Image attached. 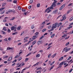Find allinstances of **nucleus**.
<instances>
[{
    "label": "nucleus",
    "mask_w": 73,
    "mask_h": 73,
    "mask_svg": "<svg viewBox=\"0 0 73 73\" xmlns=\"http://www.w3.org/2000/svg\"><path fill=\"white\" fill-rule=\"evenodd\" d=\"M40 57V54H38L36 55V57L37 58H38V57Z\"/></svg>",
    "instance_id": "obj_22"
},
{
    "label": "nucleus",
    "mask_w": 73,
    "mask_h": 73,
    "mask_svg": "<svg viewBox=\"0 0 73 73\" xmlns=\"http://www.w3.org/2000/svg\"><path fill=\"white\" fill-rule=\"evenodd\" d=\"M7 1L8 2H10V1H12V0H7Z\"/></svg>",
    "instance_id": "obj_62"
},
{
    "label": "nucleus",
    "mask_w": 73,
    "mask_h": 73,
    "mask_svg": "<svg viewBox=\"0 0 73 73\" xmlns=\"http://www.w3.org/2000/svg\"><path fill=\"white\" fill-rule=\"evenodd\" d=\"M7 32H8V33H10V32H11V30L9 29H8Z\"/></svg>",
    "instance_id": "obj_40"
},
{
    "label": "nucleus",
    "mask_w": 73,
    "mask_h": 73,
    "mask_svg": "<svg viewBox=\"0 0 73 73\" xmlns=\"http://www.w3.org/2000/svg\"><path fill=\"white\" fill-rule=\"evenodd\" d=\"M31 29H33V28H34V25H31Z\"/></svg>",
    "instance_id": "obj_30"
},
{
    "label": "nucleus",
    "mask_w": 73,
    "mask_h": 73,
    "mask_svg": "<svg viewBox=\"0 0 73 73\" xmlns=\"http://www.w3.org/2000/svg\"><path fill=\"white\" fill-rule=\"evenodd\" d=\"M5 11L4 10L3 12H1V13H2V14H3V13H5Z\"/></svg>",
    "instance_id": "obj_43"
},
{
    "label": "nucleus",
    "mask_w": 73,
    "mask_h": 73,
    "mask_svg": "<svg viewBox=\"0 0 73 73\" xmlns=\"http://www.w3.org/2000/svg\"><path fill=\"white\" fill-rule=\"evenodd\" d=\"M72 70H73V69L72 68L69 71V73H71L72 71Z\"/></svg>",
    "instance_id": "obj_51"
},
{
    "label": "nucleus",
    "mask_w": 73,
    "mask_h": 73,
    "mask_svg": "<svg viewBox=\"0 0 73 73\" xmlns=\"http://www.w3.org/2000/svg\"><path fill=\"white\" fill-rule=\"evenodd\" d=\"M71 49V48H67L66 49V50L65 51V52H68V51H69V50H70V49Z\"/></svg>",
    "instance_id": "obj_10"
},
{
    "label": "nucleus",
    "mask_w": 73,
    "mask_h": 73,
    "mask_svg": "<svg viewBox=\"0 0 73 73\" xmlns=\"http://www.w3.org/2000/svg\"><path fill=\"white\" fill-rule=\"evenodd\" d=\"M28 60H29V59L28 58H26L25 59V61H28Z\"/></svg>",
    "instance_id": "obj_58"
},
{
    "label": "nucleus",
    "mask_w": 73,
    "mask_h": 73,
    "mask_svg": "<svg viewBox=\"0 0 73 73\" xmlns=\"http://www.w3.org/2000/svg\"><path fill=\"white\" fill-rule=\"evenodd\" d=\"M62 18L63 19L60 20L61 21H62L63 20H64L66 18V17H65V15H64L62 16Z\"/></svg>",
    "instance_id": "obj_3"
},
{
    "label": "nucleus",
    "mask_w": 73,
    "mask_h": 73,
    "mask_svg": "<svg viewBox=\"0 0 73 73\" xmlns=\"http://www.w3.org/2000/svg\"><path fill=\"white\" fill-rule=\"evenodd\" d=\"M21 60V57H19V61H20Z\"/></svg>",
    "instance_id": "obj_61"
},
{
    "label": "nucleus",
    "mask_w": 73,
    "mask_h": 73,
    "mask_svg": "<svg viewBox=\"0 0 73 73\" xmlns=\"http://www.w3.org/2000/svg\"><path fill=\"white\" fill-rule=\"evenodd\" d=\"M44 36H45L44 35H43L39 39V40H41V39H42V38H44Z\"/></svg>",
    "instance_id": "obj_24"
},
{
    "label": "nucleus",
    "mask_w": 73,
    "mask_h": 73,
    "mask_svg": "<svg viewBox=\"0 0 73 73\" xmlns=\"http://www.w3.org/2000/svg\"><path fill=\"white\" fill-rule=\"evenodd\" d=\"M65 62L63 61L61 63L59 64V65H63V64H64V63Z\"/></svg>",
    "instance_id": "obj_12"
},
{
    "label": "nucleus",
    "mask_w": 73,
    "mask_h": 73,
    "mask_svg": "<svg viewBox=\"0 0 73 73\" xmlns=\"http://www.w3.org/2000/svg\"><path fill=\"white\" fill-rule=\"evenodd\" d=\"M22 11L23 12H25L26 10L25 9H22Z\"/></svg>",
    "instance_id": "obj_42"
},
{
    "label": "nucleus",
    "mask_w": 73,
    "mask_h": 73,
    "mask_svg": "<svg viewBox=\"0 0 73 73\" xmlns=\"http://www.w3.org/2000/svg\"><path fill=\"white\" fill-rule=\"evenodd\" d=\"M17 33V32H16L15 33H13L12 34L13 35H16Z\"/></svg>",
    "instance_id": "obj_25"
},
{
    "label": "nucleus",
    "mask_w": 73,
    "mask_h": 73,
    "mask_svg": "<svg viewBox=\"0 0 73 73\" xmlns=\"http://www.w3.org/2000/svg\"><path fill=\"white\" fill-rule=\"evenodd\" d=\"M33 3V0H30V3Z\"/></svg>",
    "instance_id": "obj_50"
},
{
    "label": "nucleus",
    "mask_w": 73,
    "mask_h": 73,
    "mask_svg": "<svg viewBox=\"0 0 73 73\" xmlns=\"http://www.w3.org/2000/svg\"><path fill=\"white\" fill-rule=\"evenodd\" d=\"M42 69V68L41 67L38 68L36 69V70H39V69Z\"/></svg>",
    "instance_id": "obj_29"
},
{
    "label": "nucleus",
    "mask_w": 73,
    "mask_h": 73,
    "mask_svg": "<svg viewBox=\"0 0 73 73\" xmlns=\"http://www.w3.org/2000/svg\"><path fill=\"white\" fill-rule=\"evenodd\" d=\"M66 36H67V35H63L62 36V37H64V38H65V37Z\"/></svg>",
    "instance_id": "obj_27"
},
{
    "label": "nucleus",
    "mask_w": 73,
    "mask_h": 73,
    "mask_svg": "<svg viewBox=\"0 0 73 73\" xmlns=\"http://www.w3.org/2000/svg\"><path fill=\"white\" fill-rule=\"evenodd\" d=\"M69 44V42H68V43H67L66 44V46H67V45H68Z\"/></svg>",
    "instance_id": "obj_35"
},
{
    "label": "nucleus",
    "mask_w": 73,
    "mask_h": 73,
    "mask_svg": "<svg viewBox=\"0 0 73 73\" xmlns=\"http://www.w3.org/2000/svg\"><path fill=\"white\" fill-rule=\"evenodd\" d=\"M5 9V8H2L1 9H0V12H1L3 10Z\"/></svg>",
    "instance_id": "obj_14"
},
{
    "label": "nucleus",
    "mask_w": 73,
    "mask_h": 73,
    "mask_svg": "<svg viewBox=\"0 0 73 73\" xmlns=\"http://www.w3.org/2000/svg\"><path fill=\"white\" fill-rule=\"evenodd\" d=\"M55 35V34H54L50 36L51 38H53V37H54V36Z\"/></svg>",
    "instance_id": "obj_17"
},
{
    "label": "nucleus",
    "mask_w": 73,
    "mask_h": 73,
    "mask_svg": "<svg viewBox=\"0 0 73 73\" xmlns=\"http://www.w3.org/2000/svg\"><path fill=\"white\" fill-rule=\"evenodd\" d=\"M54 6V5H53L52 4V5L50 7V9H54V8L53 7Z\"/></svg>",
    "instance_id": "obj_7"
},
{
    "label": "nucleus",
    "mask_w": 73,
    "mask_h": 73,
    "mask_svg": "<svg viewBox=\"0 0 73 73\" xmlns=\"http://www.w3.org/2000/svg\"><path fill=\"white\" fill-rule=\"evenodd\" d=\"M41 42H42L41 41H38L37 42V44H38V45H39V44H40L41 43Z\"/></svg>",
    "instance_id": "obj_8"
},
{
    "label": "nucleus",
    "mask_w": 73,
    "mask_h": 73,
    "mask_svg": "<svg viewBox=\"0 0 73 73\" xmlns=\"http://www.w3.org/2000/svg\"><path fill=\"white\" fill-rule=\"evenodd\" d=\"M72 3H70V4H69L68 5V6H71L72 5Z\"/></svg>",
    "instance_id": "obj_63"
},
{
    "label": "nucleus",
    "mask_w": 73,
    "mask_h": 73,
    "mask_svg": "<svg viewBox=\"0 0 73 73\" xmlns=\"http://www.w3.org/2000/svg\"><path fill=\"white\" fill-rule=\"evenodd\" d=\"M72 58V56H70L68 57V58L67 59V60H69L70 58Z\"/></svg>",
    "instance_id": "obj_45"
},
{
    "label": "nucleus",
    "mask_w": 73,
    "mask_h": 73,
    "mask_svg": "<svg viewBox=\"0 0 73 73\" xmlns=\"http://www.w3.org/2000/svg\"><path fill=\"white\" fill-rule=\"evenodd\" d=\"M3 29L4 31H7V29H5V27L3 28Z\"/></svg>",
    "instance_id": "obj_26"
},
{
    "label": "nucleus",
    "mask_w": 73,
    "mask_h": 73,
    "mask_svg": "<svg viewBox=\"0 0 73 73\" xmlns=\"http://www.w3.org/2000/svg\"><path fill=\"white\" fill-rule=\"evenodd\" d=\"M17 2V1L16 0H15L13 1V3H16Z\"/></svg>",
    "instance_id": "obj_52"
},
{
    "label": "nucleus",
    "mask_w": 73,
    "mask_h": 73,
    "mask_svg": "<svg viewBox=\"0 0 73 73\" xmlns=\"http://www.w3.org/2000/svg\"><path fill=\"white\" fill-rule=\"evenodd\" d=\"M50 9V7H48L45 10V12H47L48 10H49Z\"/></svg>",
    "instance_id": "obj_21"
},
{
    "label": "nucleus",
    "mask_w": 73,
    "mask_h": 73,
    "mask_svg": "<svg viewBox=\"0 0 73 73\" xmlns=\"http://www.w3.org/2000/svg\"><path fill=\"white\" fill-rule=\"evenodd\" d=\"M63 9V8L61 7H60V8L59 9L60 11H61V10H62Z\"/></svg>",
    "instance_id": "obj_55"
},
{
    "label": "nucleus",
    "mask_w": 73,
    "mask_h": 73,
    "mask_svg": "<svg viewBox=\"0 0 73 73\" xmlns=\"http://www.w3.org/2000/svg\"><path fill=\"white\" fill-rule=\"evenodd\" d=\"M58 12V10H55L53 12V13L56 14V13H57V12Z\"/></svg>",
    "instance_id": "obj_6"
},
{
    "label": "nucleus",
    "mask_w": 73,
    "mask_h": 73,
    "mask_svg": "<svg viewBox=\"0 0 73 73\" xmlns=\"http://www.w3.org/2000/svg\"><path fill=\"white\" fill-rule=\"evenodd\" d=\"M51 54H50L48 55V58H50V56H51Z\"/></svg>",
    "instance_id": "obj_33"
},
{
    "label": "nucleus",
    "mask_w": 73,
    "mask_h": 73,
    "mask_svg": "<svg viewBox=\"0 0 73 73\" xmlns=\"http://www.w3.org/2000/svg\"><path fill=\"white\" fill-rule=\"evenodd\" d=\"M67 48L68 47H67L65 48L63 50V51H65V49H67Z\"/></svg>",
    "instance_id": "obj_56"
},
{
    "label": "nucleus",
    "mask_w": 73,
    "mask_h": 73,
    "mask_svg": "<svg viewBox=\"0 0 73 73\" xmlns=\"http://www.w3.org/2000/svg\"><path fill=\"white\" fill-rule=\"evenodd\" d=\"M48 10H49V11H47L48 13H49V12H50L51 11V10H50V9H49Z\"/></svg>",
    "instance_id": "obj_54"
},
{
    "label": "nucleus",
    "mask_w": 73,
    "mask_h": 73,
    "mask_svg": "<svg viewBox=\"0 0 73 73\" xmlns=\"http://www.w3.org/2000/svg\"><path fill=\"white\" fill-rule=\"evenodd\" d=\"M54 2L52 3L53 5H54V7H56V3L57 2V1L56 0H54Z\"/></svg>",
    "instance_id": "obj_2"
},
{
    "label": "nucleus",
    "mask_w": 73,
    "mask_h": 73,
    "mask_svg": "<svg viewBox=\"0 0 73 73\" xmlns=\"http://www.w3.org/2000/svg\"><path fill=\"white\" fill-rule=\"evenodd\" d=\"M72 17H73V16H72ZM73 18L71 17L70 19V21H72V20H73Z\"/></svg>",
    "instance_id": "obj_38"
},
{
    "label": "nucleus",
    "mask_w": 73,
    "mask_h": 73,
    "mask_svg": "<svg viewBox=\"0 0 73 73\" xmlns=\"http://www.w3.org/2000/svg\"><path fill=\"white\" fill-rule=\"evenodd\" d=\"M73 24V23H71L70 25H69V26H70L71 25H72Z\"/></svg>",
    "instance_id": "obj_64"
},
{
    "label": "nucleus",
    "mask_w": 73,
    "mask_h": 73,
    "mask_svg": "<svg viewBox=\"0 0 73 73\" xmlns=\"http://www.w3.org/2000/svg\"><path fill=\"white\" fill-rule=\"evenodd\" d=\"M15 29H16V27L14 26H12L11 28V31H13V30H15Z\"/></svg>",
    "instance_id": "obj_4"
},
{
    "label": "nucleus",
    "mask_w": 73,
    "mask_h": 73,
    "mask_svg": "<svg viewBox=\"0 0 73 73\" xmlns=\"http://www.w3.org/2000/svg\"><path fill=\"white\" fill-rule=\"evenodd\" d=\"M18 8L19 10H21V7H20L19 6H18Z\"/></svg>",
    "instance_id": "obj_47"
},
{
    "label": "nucleus",
    "mask_w": 73,
    "mask_h": 73,
    "mask_svg": "<svg viewBox=\"0 0 73 73\" xmlns=\"http://www.w3.org/2000/svg\"><path fill=\"white\" fill-rule=\"evenodd\" d=\"M71 11H72V9H71L69 10L67 12V13H70V12H71Z\"/></svg>",
    "instance_id": "obj_41"
},
{
    "label": "nucleus",
    "mask_w": 73,
    "mask_h": 73,
    "mask_svg": "<svg viewBox=\"0 0 73 73\" xmlns=\"http://www.w3.org/2000/svg\"><path fill=\"white\" fill-rule=\"evenodd\" d=\"M56 54L55 53L52 56H51V57H52V58H54V57H55V56H56Z\"/></svg>",
    "instance_id": "obj_15"
},
{
    "label": "nucleus",
    "mask_w": 73,
    "mask_h": 73,
    "mask_svg": "<svg viewBox=\"0 0 73 73\" xmlns=\"http://www.w3.org/2000/svg\"><path fill=\"white\" fill-rule=\"evenodd\" d=\"M11 49H12V48H9V47H8L7 48V50H11Z\"/></svg>",
    "instance_id": "obj_36"
},
{
    "label": "nucleus",
    "mask_w": 73,
    "mask_h": 73,
    "mask_svg": "<svg viewBox=\"0 0 73 73\" xmlns=\"http://www.w3.org/2000/svg\"><path fill=\"white\" fill-rule=\"evenodd\" d=\"M51 27H52V26L51 25H50L49 26H48V29H50V28H51Z\"/></svg>",
    "instance_id": "obj_53"
},
{
    "label": "nucleus",
    "mask_w": 73,
    "mask_h": 73,
    "mask_svg": "<svg viewBox=\"0 0 73 73\" xmlns=\"http://www.w3.org/2000/svg\"><path fill=\"white\" fill-rule=\"evenodd\" d=\"M7 57H8V56L7 55H5L3 57V58L4 59V58H7Z\"/></svg>",
    "instance_id": "obj_20"
},
{
    "label": "nucleus",
    "mask_w": 73,
    "mask_h": 73,
    "mask_svg": "<svg viewBox=\"0 0 73 73\" xmlns=\"http://www.w3.org/2000/svg\"><path fill=\"white\" fill-rule=\"evenodd\" d=\"M65 4H64L63 5H62L61 7L62 8H64V7H65Z\"/></svg>",
    "instance_id": "obj_19"
},
{
    "label": "nucleus",
    "mask_w": 73,
    "mask_h": 73,
    "mask_svg": "<svg viewBox=\"0 0 73 73\" xmlns=\"http://www.w3.org/2000/svg\"><path fill=\"white\" fill-rule=\"evenodd\" d=\"M51 17V15H49L48 16V17H47V19H49V18H50V17Z\"/></svg>",
    "instance_id": "obj_59"
},
{
    "label": "nucleus",
    "mask_w": 73,
    "mask_h": 73,
    "mask_svg": "<svg viewBox=\"0 0 73 73\" xmlns=\"http://www.w3.org/2000/svg\"><path fill=\"white\" fill-rule=\"evenodd\" d=\"M31 53H30L29 54H28L26 56V57H28V56H29V55H30V54H31Z\"/></svg>",
    "instance_id": "obj_37"
},
{
    "label": "nucleus",
    "mask_w": 73,
    "mask_h": 73,
    "mask_svg": "<svg viewBox=\"0 0 73 73\" xmlns=\"http://www.w3.org/2000/svg\"><path fill=\"white\" fill-rule=\"evenodd\" d=\"M1 32H2V34H3V35H5L6 34V33L4 32V31H1Z\"/></svg>",
    "instance_id": "obj_23"
},
{
    "label": "nucleus",
    "mask_w": 73,
    "mask_h": 73,
    "mask_svg": "<svg viewBox=\"0 0 73 73\" xmlns=\"http://www.w3.org/2000/svg\"><path fill=\"white\" fill-rule=\"evenodd\" d=\"M12 59V56H11L10 57L9 59L7 60L8 61H11V60Z\"/></svg>",
    "instance_id": "obj_5"
},
{
    "label": "nucleus",
    "mask_w": 73,
    "mask_h": 73,
    "mask_svg": "<svg viewBox=\"0 0 73 73\" xmlns=\"http://www.w3.org/2000/svg\"><path fill=\"white\" fill-rule=\"evenodd\" d=\"M54 66H52L51 68H50V70H52V69L53 68V67H54Z\"/></svg>",
    "instance_id": "obj_34"
},
{
    "label": "nucleus",
    "mask_w": 73,
    "mask_h": 73,
    "mask_svg": "<svg viewBox=\"0 0 73 73\" xmlns=\"http://www.w3.org/2000/svg\"><path fill=\"white\" fill-rule=\"evenodd\" d=\"M62 24V23H60L58 25V27H60V25H61Z\"/></svg>",
    "instance_id": "obj_18"
},
{
    "label": "nucleus",
    "mask_w": 73,
    "mask_h": 73,
    "mask_svg": "<svg viewBox=\"0 0 73 73\" xmlns=\"http://www.w3.org/2000/svg\"><path fill=\"white\" fill-rule=\"evenodd\" d=\"M20 56L19 55H17L15 56V58H18V57H19Z\"/></svg>",
    "instance_id": "obj_39"
},
{
    "label": "nucleus",
    "mask_w": 73,
    "mask_h": 73,
    "mask_svg": "<svg viewBox=\"0 0 73 73\" xmlns=\"http://www.w3.org/2000/svg\"><path fill=\"white\" fill-rule=\"evenodd\" d=\"M72 26H70L67 28V29H69L70 28H72Z\"/></svg>",
    "instance_id": "obj_48"
},
{
    "label": "nucleus",
    "mask_w": 73,
    "mask_h": 73,
    "mask_svg": "<svg viewBox=\"0 0 73 73\" xmlns=\"http://www.w3.org/2000/svg\"><path fill=\"white\" fill-rule=\"evenodd\" d=\"M21 28V27H18L17 28V30H20V29Z\"/></svg>",
    "instance_id": "obj_44"
},
{
    "label": "nucleus",
    "mask_w": 73,
    "mask_h": 73,
    "mask_svg": "<svg viewBox=\"0 0 73 73\" xmlns=\"http://www.w3.org/2000/svg\"><path fill=\"white\" fill-rule=\"evenodd\" d=\"M63 59H64V57L62 56L59 59V61H61V60H62Z\"/></svg>",
    "instance_id": "obj_11"
},
{
    "label": "nucleus",
    "mask_w": 73,
    "mask_h": 73,
    "mask_svg": "<svg viewBox=\"0 0 73 73\" xmlns=\"http://www.w3.org/2000/svg\"><path fill=\"white\" fill-rule=\"evenodd\" d=\"M15 17H13V18H11V19H10V21H11V20H14V19H15Z\"/></svg>",
    "instance_id": "obj_31"
},
{
    "label": "nucleus",
    "mask_w": 73,
    "mask_h": 73,
    "mask_svg": "<svg viewBox=\"0 0 73 73\" xmlns=\"http://www.w3.org/2000/svg\"><path fill=\"white\" fill-rule=\"evenodd\" d=\"M46 29H44L42 30V32H45V31H46Z\"/></svg>",
    "instance_id": "obj_16"
},
{
    "label": "nucleus",
    "mask_w": 73,
    "mask_h": 73,
    "mask_svg": "<svg viewBox=\"0 0 73 73\" xmlns=\"http://www.w3.org/2000/svg\"><path fill=\"white\" fill-rule=\"evenodd\" d=\"M40 3H38V4L37 5V7H40Z\"/></svg>",
    "instance_id": "obj_32"
},
{
    "label": "nucleus",
    "mask_w": 73,
    "mask_h": 73,
    "mask_svg": "<svg viewBox=\"0 0 73 73\" xmlns=\"http://www.w3.org/2000/svg\"><path fill=\"white\" fill-rule=\"evenodd\" d=\"M6 4H7V3H2V6L4 7V6H5V5H6Z\"/></svg>",
    "instance_id": "obj_9"
},
{
    "label": "nucleus",
    "mask_w": 73,
    "mask_h": 73,
    "mask_svg": "<svg viewBox=\"0 0 73 73\" xmlns=\"http://www.w3.org/2000/svg\"><path fill=\"white\" fill-rule=\"evenodd\" d=\"M37 35H35L33 36V38H36V37H37Z\"/></svg>",
    "instance_id": "obj_57"
},
{
    "label": "nucleus",
    "mask_w": 73,
    "mask_h": 73,
    "mask_svg": "<svg viewBox=\"0 0 73 73\" xmlns=\"http://www.w3.org/2000/svg\"><path fill=\"white\" fill-rule=\"evenodd\" d=\"M58 25V23H56L55 25H53L52 26V29L50 30L51 31H53L54 30V28H56V27H57V25Z\"/></svg>",
    "instance_id": "obj_1"
},
{
    "label": "nucleus",
    "mask_w": 73,
    "mask_h": 73,
    "mask_svg": "<svg viewBox=\"0 0 73 73\" xmlns=\"http://www.w3.org/2000/svg\"><path fill=\"white\" fill-rule=\"evenodd\" d=\"M29 13V12H27L26 13H24V15H26L27 14V13Z\"/></svg>",
    "instance_id": "obj_49"
},
{
    "label": "nucleus",
    "mask_w": 73,
    "mask_h": 73,
    "mask_svg": "<svg viewBox=\"0 0 73 73\" xmlns=\"http://www.w3.org/2000/svg\"><path fill=\"white\" fill-rule=\"evenodd\" d=\"M9 13H10L9 10H8L7 12L6 13V14H8Z\"/></svg>",
    "instance_id": "obj_28"
},
{
    "label": "nucleus",
    "mask_w": 73,
    "mask_h": 73,
    "mask_svg": "<svg viewBox=\"0 0 73 73\" xmlns=\"http://www.w3.org/2000/svg\"><path fill=\"white\" fill-rule=\"evenodd\" d=\"M9 12H12V10H11V9H9Z\"/></svg>",
    "instance_id": "obj_60"
},
{
    "label": "nucleus",
    "mask_w": 73,
    "mask_h": 73,
    "mask_svg": "<svg viewBox=\"0 0 73 73\" xmlns=\"http://www.w3.org/2000/svg\"><path fill=\"white\" fill-rule=\"evenodd\" d=\"M28 37H26L24 38V40H27V39H28Z\"/></svg>",
    "instance_id": "obj_46"
},
{
    "label": "nucleus",
    "mask_w": 73,
    "mask_h": 73,
    "mask_svg": "<svg viewBox=\"0 0 73 73\" xmlns=\"http://www.w3.org/2000/svg\"><path fill=\"white\" fill-rule=\"evenodd\" d=\"M36 43V40H35L33 42V45H35Z\"/></svg>",
    "instance_id": "obj_13"
}]
</instances>
